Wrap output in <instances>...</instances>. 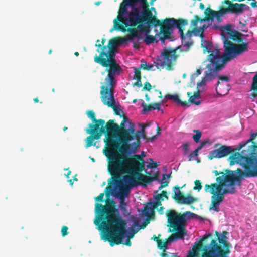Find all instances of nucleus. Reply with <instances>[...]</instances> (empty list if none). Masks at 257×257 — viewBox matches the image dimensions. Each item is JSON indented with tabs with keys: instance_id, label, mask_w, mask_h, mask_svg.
I'll use <instances>...</instances> for the list:
<instances>
[{
	"instance_id": "obj_42",
	"label": "nucleus",
	"mask_w": 257,
	"mask_h": 257,
	"mask_svg": "<svg viewBox=\"0 0 257 257\" xmlns=\"http://www.w3.org/2000/svg\"><path fill=\"white\" fill-rule=\"evenodd\" d=\"M194 132L196 133V134L194 135L193 136V140L195 142L198 143L199 142L202 135L201 132L199 130H194Z\"/></svg>"
},
{
	"instance_id": "obj_62",
	"label": "nucleus",
	"mask_w": 257,
	"mask_h": 257,
	"mask_svg": "<svg viewBox=\"0 0 257 257\" xmlns=\"http://www.w3.org/2000/svg\"><path fill=\"white\" fill-rule=\"evenodd\" d=\"M223 29L224 30H226L228 33H230L232 32L231 31V26L230 24L226 25L224 26Z\"/></svg>"
},
{
	"instance_id": "obj_59",
	"label": "nucleus",
	"mask_w": 257,
	"mask_h": 257,
	"mask_svg": "<svg viewBox=\"0 0 257 257\" xmlns=\"http://www.w3.org/2000/svg\"><path fill=\"white\" fill-rule=\"evenodd\" d=\"M151 85L148 82H146L144 84V87L143 88V90H146L147 91H150L151 89Z\"/></svg>"
},
{
	"instance_id": "obj_63",
	"label": "nucleus",
	"mask_w": 257,
	"mask_h": 257,
	"mask_svg": "<svg viewBox=\"0 0 257 257\" xmlns=\"http://www.w3.org/2000/svg\"><path fill=\"white\" fill-rule=\"evenodd\" d=\"M141 79H136L137 81L133 84L134 86H136L139 87L142 86Z\"/></svg>"
},
{
	"instance_id": "obj_41",
	"label": "nucleus",
	"mask_w": 257,
	"mask_h": 257,
	"mask_svg": "<svg viewBox=\"0 0 257 257\" xmlns=\"http://www.w3.org/2000/svg\"><path fill=\"white\" fill-rule=\"evenodd\" d=\"M212 235L211 234H205L203 238L200 240V242L197 244V248L198 250H200L203 247V242L205 241L207 239L211 237Z\"/></svg>"
},
{
	"instance_id": "obj_46",
	"label": "nucleus",
	"mask_w": 257,
	"mask_h": 257,
	"mask_svg": "<svg viewBox=\"0 0 257 257\" xmlns=\"http://www.w3.org/2000/svg\"><path fill=\"white\" fill-rule=\"evenodd\" d=\"M140 67L141 69L146 70H150L152 69L153 67V64H147V63H142L141 64Z\"/></svg>"
},
{
	"instance_id": "obj_35",
	"label": "nucleus",
	"mask_w": 257,
	"mask_h": 257,
	"mask_svg": "<svg viewBox=\"0 0 257 257\" xmlns=\"http://www.w3.org/2000/svg\"><path fill=\"white\" fill-rule=\"evenodd\" d=\"M159 40H160V39L157 40L156 38V36H154L151 35H147L144 40L145 42L147 45L157 43L159 41Z\"/></svg>"
},
{
	"instance_id": "obj_17",
	"label": "nucleus",
	"mask_w": 257,
	"mask_h": 257,
	"mask_svg": "<svg viewBox=\"0 0 257 257\" xmlns=\"http://www.w3.org/2000/svg\"><path fill=\"white\" fill-rule=\"evenodd\" d=\"M201 47L204 48V52H207L209 54L207 56L209 63H211V59L213 60V65H218L220 62L221 58L218 56L219 49L217 47L213 48L211 43L208 41L201 40Z\"/></svg>"
},
{
	"instance_id": "obj_16",
	"label": "nucleus",
	"mask_w": 257,
	"mask_h": 257,
	"mask_svg": "<svg viewBox=\"0 0 257 257\" xmlns=\"http://www.w3.org/2000/svg\"><path fill=\"white\" fill-rule=\"evenodd\" d=\"M224 53L221 55L219 50L218 56L221 58L218 65L220 70L222 69L224 64L228 61L235 58V44L224 38Z\"/></svg>"
},
{
	"instance_id": "obj_45",
	"label": "nucleus",
	"mask_w": 257,
	"mask_h": 257,
	"mask_svg": "<svg viewBox=\"0 0 257 257\" xmlns=\"http://www.w3.org/2000/svg\"><path fill=\"white\" fill-rule=\"evenodd\" d=\"M195 186L193 187L194 190H196L198 191H199L202 187V186L201 185V182L200 180H196L194 182Z\"/></svg>"
},
{
	"instance_id": "obj_34",
	"label": "nucleus",
	"mask_w": 257,
	"mask_h": 257,
	"mask_svg": "<svg viewBox=\"0 0 257 257\" xmlns=\"http://www.w3.org/2000/svg\"><path fill=\"white\" fill-rule=\"evenodd\" d=\"M135 27H131V28H128L127 29V31L130 33V35L128 37V39L129 40H133L134 38L138 37V32L137 29L135 28Z\"/></svg>"
},
{
	"instance_id": "obj_48",
	"label": "nucleus",
	"mask_w": 257,
	"mask_h": 257,
	"mask_svg": "<svg viewBox=\"0 0 257 257\" xmlns=\"http://www.w3.org/2000/svg\"><path fill=\"white\" fill-rule=\"evenodd\" d=\"M149 160L151 161L152 163H150L147 165V168H155L157 167L158 164L156 162H154L153 160L151 158L149 159Z\"/></svg>"
},
{
	"instance_id": "obj_9",
	"label": "nucleus",
	"mask_w": 257,
	"mask_h": 257,
	"mask_svg": "<svg viewBox=\"0 0 257 257\" xmlns=\"http://www.w3.org/2000/svg\"><path fill=\"white\" fill-rule=\"evenodd\" d=\"M223 5H225L227 7L224 5L220 7L219 11H214L210 8H207L205 11L204 14L205 20H213L214 18H216L218 22H220L222 21V16L227 13H234V14H241L245 9L249 8V7L243 3H233L229 0H225L222 2Z\"/></svg>"
},
{
	"instance_id": "obj_50",
	"label": "nucleus",
	"mask_w": 257,
	"mask_h": 257,
	"mask_svg": "<svg viewBox=\"0 0 257 257\" xmlns=\"http://www.w3.org/2000/svg\"><path fill=\"white\" fill-rule=\"evenodd\" d=\"M207 144H210L209 140H206L202 141L200 145L196 149L198 152L201 150Z\"/></svg>"
},
{
	"instance_id": "obj_14",
	"label": "nucleus",
	"mask_w": 257,
	"mask_h": 257,
	"mask_svg": "<svg viewBox=\"0 0 257 257\" xmlns=\"http://www.w3.org/2000/svg\"><path fill=\"white\" fill-rule=\"evenodd\" d=\"M162 59H158L154 62L157 69L165 67L167 70H171L176 62L177 58L175 49L165 48L161 54Z\"/></svg>"
},
{
	"instance_id": "obj_31",
	"label": "nucleus",
	"mask_w": 257,
	"mask_h": 257,
	"mask_svg": "<svg viewBox=\"0 0 257 257\" xmlns=\"http://www.w3.org/2000/svg\"><path fill=\"white\" fill-rule=\"evenodd\" d=\"M196 201L197 199L196 198L192 196L190 194H188L187 196L183 197L179 204L189 205L196 202Z\"/></svg>"
},
{
	"instance_id": "obj_1",
	"label": "nucleus",
	"mask_w": 257,
	"mask_h": 257,
	"mask_svg": "<svg viewBox=\"0 0 257 257\" xmlns=\"http://www.w3.org/2000/svg\"><path fill=\"white\" fill-rule=\"evenodd\" d=\"M244 172L241 169L232 171L225 169L223 172L214 170L213 173L216 176V183L206 184L204 186L205 192L212 195L210 210L212 209L219 212V206L224 199V195L227 194H234L236 192L234 187L236 183L241 185V177L245 176L247 177H257V162L255 159L245 158L244 164Z\"/></svg>"
},
{
	"instance_id": "obj_53",
	"label": "nucleus",
	"mask_w": 257,
	"mask_h": 257,
	"mask_svg": "<svg viewBox=\"0 0 257 257\" xmlns=\"http://www.w3.org/2000/svg\"><path fill=\"white\" fill-rule=\"evenodd\" d=\"M207 144H210L209 140H206L202 141L200 145L196 149L198 152L201 150Z\"/></svg>"
},
{
	"instance_id": "obj_12",
	"label": "nucleus",
	"mask_w": 257,
	"mask_h": 257,
	"mask_svg": "<svg viewBox=\"0 0 257 257\" xmlns=\"http://www.w3.org/2000/svg\"><path fill=\"white\" fill-rule=\"evenodd\" d=\"M190 214L191 216L195 214L190 211H186L183 214L176 212L173 209L167 210L166 215L167 218L168 226L172 228V231H182L186 232L185 225L186 223V215Z\"/></svg>"
},
{
	"instance_id": "obj_3",
	"label": "nucleus",
	"mask_w": 257,
	"mask_h": 257,
	"mask_svg": "<svg viewBox=\"0 0 257 257\" xmlns=\"http://www.w3.org/2000/svg\"><path fill=\"white\" fill-rule=\"evenodd\" d=\"M115 204L112 200L106 205L96 203L95 208L96 215L94 223L101 231L102 239L108 241L111 246L123 244L122 240L127 232L126 221L115 208Z\"/></svg>"
},
{
	"instance_id": "obj_22",
	"label": "nucleus",
	"mask_w": 257,
	"mask_h": 257,
	"mask_svg": "<svg viewBox=\"0 0 257 257\" xmlns=\"http://www.w3.org/2000/svg\"><path fill=\"white\" fill-rule=\"evenodd\" d=\"M125 183L126 184L123 185L122 182L121 181V183L117 184L114 183V182H112V179L109 178V179L108 184L109 185H112L114 184L118 185L119 187V191L116 192L115 194V196L116 197H118L119 199H125V197L127 196L129 193L130 189L135 187H132V186L130 185L129 183Z\"/></svg>"
},
{
	"instance_id": "obj_29",
	"label": "nucleus",
	"mask_w": 257,
	"mask_h": 257,
	"mask_svg": "<svg viewBox=\"0 0 257 257\" xmlns=\"http://www.w3.org/2000/svg\"><path fill=\"white\" fill-rule=\"evenodd\" d=\"M248 43H242L240 44H235V57L248 51Z\"/></svg>"
},
{
	"instance_id": "obj_61",
	"label": "nucleus",
	"mask_w": 257,
	"mask_h": 257,
	"mask_svg": "<svg viewBox=\"0 0 257 257\" xmlns=\"http://www.w3.org/2000/svg\"><path fill=\"white\" fill-rule=\"evenodd\" d=\"M149 222H150L149 220L146 219L145 221H144L143 223L140 226V227H138L137 228H140V229H144L146 227V226L148 225V224L149 223Z\"/></svg>"
},
{
	"instance_id": "obj_7",
	"label": "nucleus",
	"mask_w": 257,
	"mask_h": 257,
	"mask_svg": "<svg viewBox=\"0 0 257 257\" xmlns=\"http://www.w3.org/2000/svg\"><path fill=\"white\" fill-rule=\"evenodd\" d=\"M140 132L138 131L135 133V128L134 124L129 121V119L127 117H124L123 120L120 123V127L116 137H118V140L111 139L108 140L107 144V149H104L103 150V154H105L107 151H115L117 148L126 143L134 140L135 138L139 136Z\"/></svg>"
},
{
	"instance_id": "obj_58",
	"label": "nucleus",
	"mask_w": 257,
	"mask_h": 257,
	"mask_svg": "<svg viewBox=\"0 0 257 257\" xmlns=\"http://www.w3.org/2000/svg\"><path fill=\"white\" fill-rule=\"evenodd\" d=\"M162 104V102L154 103L151 105L152 109L153 110L157 109V110H160V106L161 104Z\"/></svg>"
},
{
	"instance_id": "obj_15",
	"label": "nucleus",
	"mask_w": 257,
	"mask_h": 257,
	"mask_svg": "<svg viewBox=\"0 0 257 257\" xmlns=\"http://www.w3.org/2000/svg\"><path fill=\"white\" fill-rule=\"evenodd\" d=\"M211 63H208L207 65V70L205 72L204 77H202L201 80L197 83V88L199 91L202 90L207 82L211 81L216 78L217 72L220 70V67L218 65H213V60L211 59Z\"/></svg>"
},
{
	"instance_id": "obj_36",
	"label": "nucleus",
	"mask_w": 257,
	"mask_h": 257,
	"mask_svg": "<svg viewBox=\"0 0 257 257\" xmlns=\"http://www.w3.org/2000/svg\"><path fill=\"white\" fill-rule=\"evenodd\" d=\"M136 227H139V223L137 221H135L133 224V226L130 229V232L128 236H132V238L134 235L140 230V228H137L135 229Z\"/></svg>"
},
{
	"instance_id": "obj_47",
	"label": "nucleus",
	"mask_w": 257,
	"mask_h": 257,
	"mask_svg": "<svg viewBox=\"0 0 257 257\" xmlns=\"http://www.w3.org/2000/svg\"><path fill=\"white\" fill-rule=\"evenodd\" d=\"M198 156V151L196 149L191 153L188 156V161H191L194 159L195 157H197Z\"/></svg>"
},
{
	"instance_id": "obj_21",
	"label": "nucleus",
	"mask_w": 257,
	"mask_h": 257,
	"mask_svg": "<svg viewBox=\"0 0 257 257\" xmlns=\"http://www.w3.org/2000/svg\"><path fill=\"white\" fill-rule=\"evenodd\" d=\"M219 81H218L216 87V91L217 95L220 96H224L227 94L229 88L227 86V83L229 81V78L227 76H218Z\"/></svg>"
},
{
	"instance_id": "obj_60",
	"label": "nucleus",
	"mask_w": 257,
	"mask_h": 257,
	"mask_svg": "<svg viewBox=\"0 0 257 257\" xmlns=\"http://www.w3.org/2000/svg\"><path fill=\"white\" fill-rule=\"evenodd\" d=\"M104 194L103 193H100L98 196L95 198L96 201H102L103 200Z\"/></svg>"
},
{
	"instance_id": "obj_49",
	"label": "nucleus",
	"mask_w": 257,
	"mask_h": 257,
	"mask_svg": "<svg viewBox=\"0 0 257 257\" xmlns=\"http://www.w3.org/2000/svg\"><path fill=\"white\" fill-rule=\"evenodd\" d=\"M61 234L63 237L69 234L68 227L66 226H63L61 229Z\"/></svg>"
},
{
	"instance_id": "obj_54",
	"label": "nucleus",
	"mask_w": 257,
	"mask_h": 257,
	"mask_svg": "<svg viewBox=\"0 0 257 257\" xmlns=\"http://www.w3.org/2000/svg\"><path fill=\"white\" fill-rule=\"evenodd\" d=\"M207 144H210L209 140H206L202 141L200 145L196 149L198 152L201 150Z\"/></svg>"
},
{
	"instance_id": "obj_10",
	"label": "nucleus",
	"mask_w": 257,
	"mask_h": 257,
	"mask_svg": "<svg viewBox=\"0 0 257 257\" xmlns=\"http://www.w3.org/2000/svg\"><path fill=\"white\" fill-rule=\"evenodd\" d=\"M215 235L217 236L219 245L215 239H212L210 243V248L207 246H204L203 248V253L201 257H228L230 253V249L231 247L230 243L220 237L218 231H215Z\"/></svg>"
},
{
	"instance_id": "obj_26",
	"label": "nucleus",
	"mask_w": 257,
	"mask_h": 257,
	"mask_svg": "<svg viewBox=\"0 0 257 257\" xmlns=\"http://www.w3.org/2000/svg\"><path fill=\"white\" fill-rule=\"evenodd\" d=\"M185 186V184H184L182 187H179L178 185H176L173 187V193L172 198L178 203H180L181 200H182L183 197L184 196L183 192L181 191V189Z\"/></svg>"
},
{
	"instance_id": "obj_51",
	"label": "nucleus",
	"mask_w": 257,
	"mask_h": 257,
	"mask_svg": "<svg viewBox=\"0 0 257 257\" xmlns=\"http://www.w3.org/2000/svg\"><path fill=\"white\" fill-rule=\"evenodd\" d=\"M207 144H210L209 140H206L202 141L200 145L196 149L198 152L201 150Z\"/></svg>"
},
{
	"instance_id": "obj_39",
	"label": "nucleus",
	"mask_w": 257,
	"mask_h": 257,
	"mask_svg": "<svg viewBox=\"0 0 257 257\" xmlns=\"http://www.w3.org/2000/svg\"><path fill=\"white\" fill-rule=\"evenodd\" d=\"M154 209L155 208H153V207H152L151 208H150L148 205H146L143 210V213L144 216L148 217L150 215V212H154Z\"/></svg>"
},
{
	"instance_id": "obj_44",
	"label": "nucleus",
	"mask_w": 257,
	"mask_h": 257,
	"mask_svg": "<svg viewBox=\"0 0 257 257\" xmlns=\"http://www.w3.org/2000/svg\"><path fill=\"white\" fill-rule=\"evenodd\" d=\"M120 200V208L124 212H127L126 206L127 204L125 202V199H119Z\"/></svg>"
},
{
	"instance_id": "obj_11",
	"label": "nucleus",
	"mask_w": 257,
	"mask_h": 257,
	"mask_svg": "<svg viewBox=\"0 0 257 257\" xmlns=\"http://www.w3.org/2000/svg\"><path fill=\"white\" fill-rule=\"evenodd\" d=\"M116 85L115 78L104 79L103 85L101 86V100L104 105H106L113 109L115 114L121 117L120 109L115 105L114 91Z\"/></svg>"
},
{
	"instance_id": "obj_23",
	"label": "nucleus",
	"mask_w": 257,
	"mask_h": 257,
	"mask_svg": "<svg viewBox=\"0 0 257 257\" xmlns=\"http://www.w3.org/2000/svg\"><path fill=\"white\" fill-rule=\"evenodd\" d=\"M205 20L200 18L197 15L194 16V19L191 20V25L193 27V32L197 34H200V37L202 39L203 37V33L204 30V28H205V25H203L202 27L198 28L197 27V23L198 22H203Z\"/></svg>"
},
{
	"instance_id": "obj_43",
	"label": "nucleus",
	"mask_w": 257,
	"mask_h": 257,
	"mask_svg": "<svg viewBox=\"0 0 257 257\" xmlns=\"http://www.w3.org/2000/svg\"><path fill=\"white\" fill-rule=\"evenodd\" d=\"M134 70V79H141V67L140 68H136V67H133V68Z\"/></svg>"
},
{
	"instance_id": "obj_57",
	"label": "nucleus",
	"mask_w": 257,
	"mask_h": 257,
	"mask_svg": "<svg viewBox=\"0 0 257 257\" xmlns=\"http://www.w3.org/2000/svg\"><path fill=\"white\" fill-rule=\"evenodd\" d=\"M160 255L161 257H175L177 256V255L175 253H171L170 254H167L166 253V250L163 251Z\"/></svg>"
},
{
	"instance_id": "obj_18",
	"label": "nucleus",
	"mask_w": 257,
	"mask_h": 257,
	"mask_svg": "<svg viewBox=\"0 0 257 257\" xmlns=\"http://www.w3.org/2000/svg\"><path fill=\"white\" fill-rule=\"evenodd\" d=\"M253 145L252 147L251 152L250 153V156H242L239 153L235 152L233 153V152L231 155L228 160H230V165H233L235 163H239L240 161L242 160L243 163H242V166L243 167L244 164L245 163V158H250L252 157L255 159L256 162H257V159L254 157V155L257 153V145L255 144L254 142H253Z\"/></svg>"
},
{
	"instance_id": "obj_25",
	"label": "nucleus",
	"mask_w": 257,
	"mask_h": 257,
	"mask_svg": "<svg viewBox=\"0 0 257 257\" xmlns=\"http://www.w3.org/2000/svg\"><path fill=\"white\" fill-rule=\"evenodd\" d=\"M159 172L157 171L153 176H147V175H141L140 185L150 184L153 181H159Z\"/></svg>"
},
{
	"instance_id": "obj_40",
	"label": "nucleus",
	"mask_w": 257,
	"mask_h": 257,
	"mask_svg": "<svg viewBox=\"0 0 257 257\" xmlns=\"http://www.w3.org/2000/svg\"><path fill=\"white\" fill-rule=\"evenodd\" d=\"M242 34L238 32H235L234 34L231 35V38L234 40L237 41L238 42L242 41L243 39L241 38Z\"/></svg>"
},
{
	"instance_id": "obj_5",
	"label": "nucleus",
	"mask_w": 257,
	"mask_h": 257,
	"mask_svg": "<svg viewBox=\"0 0 257 257\" xmlns=\"http://www.w3.org/2000/svg\"><path fill=\"white\" fill-rule=\"evenodd\" d=\"M125 41L126 40L124 38H114L110 40L108 44L104 46L102 50H96L100 54L99 55H95L94 61L106 68L105 71L108 74L105 79L115 78L122 71L115 59L116 49L120 43Z\"/></svg>"
},
{
	"instance_id": "obj_4",
	"label": "nucleus",
	"mask_w": 257,
	"mask_h": 257,
	"mask_svg": "<svg viewBox=\"0 0 257 257\" xmlns=\"http://www.w3.org/2000/svg\"><path fill=\"white\" fill-rule=\"evenodd\" d=\"M107 170L111 175L112 182L118 184L121 183V175L126 174L123 177L124 182L129 183L132 186L140 185V178L141 173L145 169V161L139 154L131 157L125 156L107 159Z\"/></svg>"
},
{
	"instance_id": "obj_28",
	"label": "nucleus",
	"mask_w": 257,
	"mask_h": 257,
	"mask_svg": "<svg viewBox=\"0 0 257 257\" xmlns=\"http://www.w3.org/2000/svg\"><path fill=\"white\" fill-rule=\"evenodd\" d=\"M165 99L167 100H172L174 102L183 107L189 106L188 102L186 101H181L177 94L172 95L168 94L165 96Z\"/></svg>"
},
{
	"instance_id": "obj_27",
	"label": "nucleus",
	"mask_w": 257,
	"mask_h": 257,
	"mask_svg": "<svg viewBox=\"0 0 257 257\" xmlns=\"http://www.w3.org/2000/svg\"><path fill=\"white\" fill-rule=\"evenodd\" d=\"M175 233H173L165 239V241L167 245L176 239H184V236L186 234V232H182V231H173Z\"/></svg>"
},
{
	"instance_id": "obj_52",
	"label": "nucleus",
	"mask_w": 257,
	"mask_h": 257,
	"mask_svg": "<svg viewBox=\"0 0 257 257\" xmlns=\"http://www.w3.org/2000/svg\"><path fill=\"white\" fill-rule=\"evenodd\" d=\"M207 144H210L209 140H206L202 141L200 145L196 149L198 152L201 150Z\"/></svg>"
},
{
	"instance_id": "obj_19",
	"label": "nucleus",
	"mask_w": 257,
	"mask_h": 257,
	"mask_svg": "<svg viewBox=\"0 0 257 257\" xmlns=\"http://www.w3.org/2000/svg\"><path fill=\"white\" fill-rule=\"evenodd\" d=\"M234 150L232 146L222 145L218 148L211 151L208 155V158L210 160L214 158H221L232 153Z\"/></svg>"
},
{
	"instance_id": "obj_32",
	"label": "nucleus",
	"mask_w": 257,
	"mask_h": 257,
	"mask_svg": "<svg viewBox=\"0 0 257 257\" xmlns=\"http://www.w3.org/2000/svg\"><path fill=\"white\" fill-rule=\"evenodd\" d=\"M191 93L190 92L187 93V95L189 97L188 100L189 102L197 105L200 104V101H195L196 99H198L200 97V91H198L197 92L194 93V95L192 96H191Z\"/></svg>"
},
{
	"instance_id": "obj_13",
	"label": "nucleus",
	"mask_w": 257,
	"mask_h": 257,
	"mask_svg": "<svg viewBox=\"0 0 257 257\" xmlns=\"http://www.w3.org/2000/svg\"><path fill=\"white\" fill-rule=\"evenodd\" d=\"M136 139L137 140L136 142L131 144L126 143L122 144V145L117 148V150H115V151L110 152L107 151L106 153L107 154H105L107 159L128 156L131 154L135 153L138 151L141 144L140 136Z\"/></svg>"
},
{
	"instance_id": "obj_2",
	"label": "nucleus",
	"mask_w": 257,
	"mask_h": 257,
	"mask_svg": "<svg viewBox=\"0 0 257 257\" xmlns=\"http://www.w3.org/2000/svg\"><path fill=\"white\" fill-rule=\"evenodd\" d=\"M147 0H123L113 21L114 29L124 32L125 26L137 27L146 34L151 26L160 25L159 20L149 10Z\"/></svg>"
},
{
	"instance_id": "obj_55",
	"label": "nucleus",
	"mask_w": 257,
	"mask_h": 257,
	"mask_svg": "<svg viewBox=\"0 0 257 257\" xmlns=\"http://www.w3.org/2000/svg\"><path fill=\"white\" fill-rule=\"evenodd\" d=\"M142 106L143 107L144 112L149 111L152 109L151 105H147L144 102L142 103Z\"/></svg>"
},
{
	"instance_id": "obj_6",
	"label": "nucleus",
	"mask_w": 257,
	"mask_h": 257,
	"mask_svg": "<svg viewBox=\"0 0 257 257\" xmlns=\"http://www.w3.org/2000/svg\"><path fill=\"white\" fill-rule=\"evenodd\" d=\"M159 23L158 26L160 27V32L156 35H160V40L162 44L165 43V40L171 39V34L174 26L178 29L182 39V44L184 47L185 50H188L192 45L191 37L193 31L189 30L186 35L183 32L184 27L187 25V20L180 19L176 20L175 18H166L162 22L159 20Z\"/></svg>"
},
{
	"instance_id": "obj_20",
	"label": "nucleus",
	"mask_w": 257,
	"mask_h": 257,
	"mask_svg": "<svg viewBox=\"0 0 257 257\" xmlns=\"http://www.w3.org/2000/svg\"><path fill=\"white\" fill-rule=\"evenodd\" d=\"M87 115L94 124L90 123L89 125V127L86 129V131L87 134L93 135L96 130L99 128L100 124L103 125L105 123V122L104 120L102 119H96L95 118V113L92 110H89L87 112Z\"/></svg>"
},
{
	"instance_id": "obj_24",
	"label": "nucleus",
	"mask_w": 257,
	"mask_h": 257,
	"mask_svg": "<svg viewBox=\"0 0 257 257\" xmlns=\"http://www.w3.org/2000/svg\"><path fill=\"white\" fill-rule=\"evenodd\" d=\"M164 198L167 200L169 199L168 194L166 190H163L160 194H157L154 197L156 201L153 203L150 202V204L153 207V208H157L158 206L162 205L161 202L164 201Z\"/></svg>"
},
{
	"instance_id": "obj_8",
	"label": "nucleus",
	"mask_w": 257,
	"mask_h": 257,
	"mask_svg": "<svg viewBox=\"0 0 257 257\" xmlns=\"http://www.w3.org/2000/svg\"><path fill=\"white\" fill-rule=\"evenodd\" d=\"M120 127V125L115 123V119H110L106 124H100L99 128L96 130L93 135L88 136L85 139V147L87 148L92 145L96 146V142L93 143L94 140L100 139L102 134L106 133V138L104 139L105 143L104 149H107L108 140L110 139H114V137L117 136Z\"/></svg>"
},
{
	"instance_id": "obj_33",
	"label": "nucleus",
	"mask_w": 257,
	"mask_h": 257,
	"mask_svg": "<svg viewBox=\"0 0 257 257\" xmlns=\"http://www.w3.org/2000/svg\"><path fill=\"white\" fill-rule=\"evenodd\" d=\"M151 124V122L147 123L146 124H142V128L141 130V132L142 133V136L144 139H146L148 142H153L156 139V135H154L150 138H147L146 134L145 132V128L146 127L149 126Z\"/></svg>"
},
{
	"instance_id": "obj_30",
	"label": "nucleus",
	"mask_w": 257,
	"mask_h": 257,
	"mask_svg": "<svg viewBox=\"0 0 257 257\" xmlns=\"http://www.w3.org/2000/svg\"><path fill=\"white\" fill-rule=\"evenodd\" d=\"M251 90L252 92L251 94L252 97L257 98V72L252 78V82L251 86ZM257 103V100H256Z\"/></svg>"
},
{
	"instance_id": "obj_38",
	"label": "nucleus",
	"mask_w": 257,
	"mask_h": 257,
	"mask_svg": "<svg viewBox=\"0 0 257 257\" xmlns=\"http://www.w3.org/2000/svg\"><path fill=\"white\" fill-rule=\"evenodd\" d=\"M157 247L158 248L162 250V251L164 250H166L167 249V244L165 241H163L162 240H160L159 242L157 243Z\"/></svg>"
},
{
	"instance_id": "obj_56",
	"label": "nucleus",
	"mask_w": 257,
	"mask_h": 257,
	"mask_svg": "<svg viewBox=\"0 0 257 257\" xmlns=\"http://www.w3.org/2000/svg\"><path fill=\"white\" fill-rule=\"evenodd\" d=\"M182 147L184 151V154L186 155L189 150V144L188 143H184L182 145Z\"/></svg>"
},
{
	"instance_id": "obj_64",
	"label": "nucleus",
	"mask_w": 257,
	"mask_h": 257,
	"mask_svg": "<svg viewBox=\"0 0 257 257\" xmlns=\"http://www.w3.org/2000/svg\"><path fill=\"white\" fill-rule=\"evenodd\" d=\"M132 236H128L127 239L126 240L124 244L126 245V246H130L132 244V242L131 241V239H132Z\"/></svg>"
},
{
	"instance_id": "obj_37",
	"label": "nucleus",
	"mask_w": 257,
	"mask_h": 257,
	"mask_svg": "<svg viewBox=\"0 0 257 257\" xmlns=\"http://www.w3.org/2000/svg\"><path fill=\"white\" fill-rule=\"evenodd\" d=\"M166 176V174H163V178H162V181H161V185H160V187H159L158 190L157 191V192H158L159 190H161L162 189H163V188H164L165 187H167L168 185L169 182L168 181L165 180Z\"/></svg>"
}]
</instances>
